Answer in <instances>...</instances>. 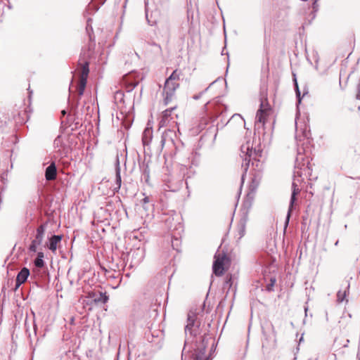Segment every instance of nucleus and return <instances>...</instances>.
I'll use <instances>...</instances> for the list:
<instances>
[{
	"instance_id": "obj_25",
	"label": "nucleus",
	"mask_w": 360,
	"mask_h": 360,
	"mask_svg": "<svg viewBox=\"0 0 360 360\" xmlns=\"http://www.w3.org/2000/svg\"><path fill=\"white\" fill-rule=\"evenodd\" d=\"M209 87H210V86H208L207 88H206V89H205L204 91H202V92H200V93H199V94H198L194 95V96H193V99H194V100H198V99H199V98L202 96V95L205 91H207L208 90Z\"/></svg>"
},
{
	"instance_id": "obj_23",
	"label": "nucleus",
	"mask_w": 360,
	"mask_h": 360,
	"mask_svg": "<svg viewBox=\"0 0 360 360\" xmlns=\"http://www.w3.org/2000/svg\"><path fill=\"white\" fill-rule=\"evenodd\" d=\"M180 245V241L178 238H174L172 241V248L176 250V251H179V246Z\"/></svg>"
},
{
	"instance_id": "obj_29",
	"label": "nucleus",
	"mask_w": 360,
	"mask_h": 360,
	"mask_svg": "<svg viewBox=\"0 0 360 360\" xmlns=\"http://www.w3.org/2000/svg\"><path fill=\"white\" fill-rule=\"evenodd\" d=\"M142 201L144 204L148 203L150 201L149 197L146 196Z\"/></svg>"
},
{
	"instance_id": "obj_37",
	"label": "nucleus",
	"mask_w": 360,
	"mask_h": 360,
	"mask_svg": "<svg viewBox=\"0 0 360 360\" xmlns=\"http://www.w3.org/2000/svg\"><path fill=\"white\" fill-rule=\"evenodd\" d=\"M214 82H211V84H210V86H212V84H213V83H214Z\"/></svg>"
},
{
	"instance_id": "obj_36",
	"label": "nucleus",
	"mask_w": 360,
	"mask_h": 360,
	"mask_svg": "<svg viewBox=\"0 0 360 360\" xmlns=\"http://www.w3.org/2000/svg\"><path fill=\"white\" fill-rule=\"evenodd\" d=\"M214 82H211V84H210V86H212V84H213V83H214Z\"/></svg>"
},
{
	"instance_id": "obj_15",
	"label": "nucleus",
	"mask_w": 360,
	"mask_h": 360,
	"mask_svg": "<svg viewBox=\"0 0 360 360\" xmlns=\"http://www.w3.org/2000/svg\"><path fill=\"white\" fill-rule=\"evenodd\" d=\"M115 184L116 187L114 188L115 191H118L121 187L122 179L120 174V166L119 159L117 158L115 163Z\"/></svg>"
},
{
	"instance_id": "obj_14",
	"label": "nucleus",
	"mask_w": 360,
	"mask_h": 360,
	"mask_svg": "<svg viewBox=\"0 0 360 360\" xmlns=\"http://www.w3.org/2000/svg\"><path fill=\"white\" fill-rule=\"evenodd\" d=\"M57 169L55 162H51V165L46 167L45 172V177L47 181H52L56 178Z\"/></svg>"
},
{
	"instance_id": "obj_12",
	"label": "nucleus",
	"mask_w": 360,
	"mask_h": 360,
	"mask_svg": "<svg viewBox=\"0 0 360 360\" xmlns=\"http://www.w3.org/2000/svg\"><path fill=\"white\" fill-rule=\"evenodd\" d=\"M174 132L172 130H166L162 133L161 138V146L163 148L165 145L173 146Z\"/></svg>"
},
{
	"instance_id": "obj_2",
	"label": "nucleus",
	"mask_w": 360,
	"mask_h": 360,
	"mask_svg": "<svg viewBox=\"0 0 360 360\" xmlns=\"http://www.w3.org/2000/svg\"><path fill=\"white\" fill-rule=\"evenodd\" d=\"M307 164H308V162H307ZM309 170H310V169L308 167V165H305L304 163L302 165V167H299V166L297 165H296L295 167L293 181L292 183V194H291L290 205H289V207H288V213H287V216H286V219H285V229L288 225L291 212L292 211L294 204L297 200L296 196L300 192V189L299 188L297 183L300 181V178H301L304 175H307V174H309Z\"/></svg>"
},
{
	"instance_id": "obj_35",
	"label": "nucleus",
	"mask_w": 360,
	"mask_h": 360,
	"mask_svg": "<svg viewBox=\"0 0 360 360\" xmlns=\"http://www.w3.org/2000/svg\"><path fill=\"white\" fill-rule=\"evenodd\" d=\"M118 94H122V93H120V92L117 91V95H118Z\"/></svg>"
},
{
	"instance_id": "obj_31",
	"label": "nucleus",
	"mask_w": 360,
	"mask_h": 360,
	"mask_svg": "<svg viewBox=\"0 0 360 360\" xmlns=\"http://www.w3.org/2000/svg\"><path fill=\"white\" fill-rule=\"evenodd\" d=\"M61 113L63 115H65L66 114V112H65V110H62Z\"/></svg>"
},
{
	"instance_id": "obj_17",
	"label": "nucleus",
	"mask_w": 360,
	"mask_h": 360,
	"mask_svg": "<svg viewBox=\"0 0 360 360\" xmlns=\"http://www.w3.org/2000/svg\"><path fill=\"white\" fill-rule=\"evenodd\" d=\"M62 236L54 235L49 239L48 248L53 252H55L57 249L58 244L61 241Z\"/></svg>"
},
{
	"instance_id": "obj_4",
	"label": "nucleus",
	"mask_w": 360,
	"mask_h": 360,
	"mask_svg": "<svg viewBox=\"0 0 360 360\" xmlns=\"http://www.w3.org/2000/svg\"><path fill=\"white\" fill-rule=\"evenodd\" d=\"M89 60L86 58L85 56L80 57L79 60V65L80 66V79L79 82L77 89L78 98L77 103L79 102V98L84 94V89L86 85L87 77L89 73Z\"/></svg>"
},
{
	"instance_id": "obj_6",
	"label": "nucleus",
	"mask_w": 360,
	"mask_h": 360,
	"mask_svg": "<svg viewBox=\"0 0 360 360\" xmlns=\"http://www.w3.org/2000/svg\"><path fill=\"white\" fill-rule=\"evenodd\" d=\"M229 262V259L224 253L217 252L212 266L214 274L217 276H221L224 271V266Z\"/></svg>"
},
{
	"instance_id": "obj_34",
	"label": "nucleus",
	"mask_w": 360,
	"mask_h": 360,
	"mask_svg": "<svg viewBox=\"0 0 360 360\" xmlns=\"http://www.w3.org/2000/svg\"><path fill=\"white\" fill-rule=\"evenodd\" d=\"M295 124H297V122H295ZM296 131L297 132L298 131V129H297V127L296 126Z\"/></svg>"
},
{
	"instance_id": "obj_16",
	"label": "nucleus",
	"mask_w": 360,
	"mask_h": 360,
	"mask_svg": "<svg viewBox=\"0 0 360 360\" xmlns=\"http://www.w3.org/2000/svg\"><path fill=\"white\" fill-rule=\"evenodd\" d=\"M153 138V130L149 128H146L142 134V143L144 147L148 146L152 141Z\"/></svg>"
},
{
	"instance_id": "obj_18",
	"label": "nucleus",
	"mask_w": 360,
	"mask_h": 360,
	"mask_svg": "<svg viewBox=\"0 0 360 360\" xmlns=\"http://www.w3.org/2000/svg\"><path fill=\"white\" fill-rule=\"evenodd\" d=\"M247 217H243L240 219V222L238 224V238H241L244 236L245 233V227H246V223H247Z\"/></svg>"
},
{
	"instance_id": "obj_33",
	"label": "nucleus",
	"mask_w": 360,
	"mask_h": 360,
	"mask_svg": "<svg viewBox=\"0 0 360 360\" xmlns=\"http://www.w3.org/2000/svg\"><path fill=\"white\" fill-rule=\"evenodd\" d=\"M303 136H307V134H306V132H303Z\"/></svg>"
},
{
	"instance_id": "obj_9",
	"label": "nucleus",
	"mask_w": 360,
	"mask_h": 360,
	"mask_svg": "<svg viewBox=\"0 0 360 360\" xmlns=\"http://www.w3.org/2000/svg\"><path fill=\"white\" fill-rule=\"evenodd\" d=\"M176 108V107H173L171 108H168L162 112V116L160 117V120L159 122L160 127H164L169 125L172 121L174 122V117L172 116V112Z\"/></svg>"
},
{
	"instance_id": "obj_19",
	"label": "nucleus",
	"mask_w": 360,
	"mask_h": 360,
	"mask_svg": "<svg viewBox=\"0 0 360 360\" xmlns=\"http://www.w3.org/2000/svg\"><path fill=\"white\" fill-rule=\"evenodd\" d=\"M349 285L345 286L343 290H340L337 293V300L338 302H342L349 292Z\"/></svg>"
},
{
	"instance_id": "obj_22",
	"label": "nucleus",
	"mask_w": 360,
	"mask_h": 360,
	"mask_svg": "<svg viewBox=\"0 0 360 360\" xmlns=\"http://www.w3.org/2000/svg\"><path fill=\"white\" fill-rule=\"evenodd\" d=\"M34 265L38 268H41L44 265V262L41 258H36L34 260Z\"/></svg>"
},
{
	"instance_id": "obj_11",
	"label": "nucleus",
	"mask_w": 360,
	"mask_h": 360,
	"mask_svg": "<svg viewBox=\"0 0 360 360\" xmlns=\"http://www.w3.org/2000/svg\"><path fill=\"white\" fill-rule=\"evenodd\" d=\"M29 275V269L26 267H23L17 275L14 290H17V289L27 281Z\"/></svg>"
},
{
	"instance_id": "obj_20",
	"label": "nucleus",
	"mask_w": 360,
	"mask_h": 360,
	"mask_svg": "<svg viewBox=\"0 0 360 360\" xmlns=\"http://www.w3.org/2000/svg\"><path fill=\"white\" fill-rule=\"evenodd\" d=\"M54 146L56 148L58 149V151H60L61 149L63 148V138L62 136H58L53 142Z\"/></svg>"
},
{
	"instance_id": "obj_5",
	"label": "nucleus",
	"mask_w": 360,
	"mask_h": 360,
	"mask_svg": "<svg viewBox=\"0 0 360 360\" xmlns=\"http://www.w3.org/2000/svg\"><path fill=\"white\" fill-rule=\"evenodd\" d=\"M252 147L250 142H247L243 144L240 147V157L242 159L241 167L243 169V174L242 175V181L243 180L245 174L248 171V169L251 161V157L252 155Z\"/></svg>"
},
{
	"instance_id": "obj_7",
	"label": "nucleus",
	"mask_w": 360,
	"mask_h": 360,
	"mask_svg": "<svg viewBox=\"0 0 360 360\" xmlns=\"http://www.w3.org/2000/svg\"><path fill=\"white\" fill-rule=\"evenodd\" d=\"M47 224H42L37 229V233L34 239L32 241L29 250L30 252H35L38 245H41L43 239L44 233L46 229Z\"/></svg>"
},
{
	"instance_id": "obj_8",
	"label": "nucleus",
	"mask_w": 360,
	"mask_h": 360,
	"mask_svg": "<svg viewBox=\"0 0 360 360\" xmlns=\"http://www.w3.org/2000/svg\"><path fill=\"white\" fill-rule=\"evenodd\" d=\"M269 110L268 104L264 105L262 102L261 103L255 117V126L259 127V124H261L263 127L264 125Z\"/></svg>"
},
{
	"instance_id": "obj_10",
	"label": "nucleus",
	"mask_w": 360,
	"mask_h": 360,
	"mask_svg": "<svg viewBox=\"0 0 360 360\" xmlns=\"http://www.w3.org/2000/svg\"><path fill=\"white\" fill-rule=\"evenodd\" d=\"M88 297L91 298L96 304H105L109 299L105 292L103 293L101 292H90L88 294Z\"/></svg>"
},
{
	"instance_id": "obj_32",
	"label": "nucleus",
	"mask_w": 360,
	"mask_h": 360,
	"mask_svg": "<svg viewBox=\"0 0 360 360\" xmlns=\"http://www.w3.org/2000/svg\"><path fill=\"white\" fill-rule=\"evenodd\" d=\"M338 243H339V241H338V240H337V241L335 242V246H337V245H338Z\"/></svg>"
},
{
	"instance_id": "obj_1",
	"label": "nucleus",
	"mask_w": 360,
	"mask_h": 360,
	"mask_svg": "<svg viewBox=\"0 0 360 360\" xmlns=\"http://www.w3.org/2000/svg\"><path fill=\"white\" fill-rule=\"evenodd\" d=\"M185 333L186 340L182 352V357L186 352V347L191 343V348L193 349L192 360H207L208 356L205 352L207 339L205 335L200 334V322L197 321V314L193 311H190L188 314Z\"/></svg>"
},
{
	"instance_id": "obj_27",
	"label": "nucleus",
	"mask_w": 360,
	"mask_h": 360,
	"mask_svg": "<svg viewBox=\"0 0 360 360\" xmlns=\"http://www.w3.org/2000/svg\"><path fill=\"white\" fill-rule=\"evenodd\" d=\"M231 276H229V277H226V281H225V283L224 285H229V287L230 288L232 285V283H231Z\"/></svg>"
},
{
	"instance_id": "obj_30",
	"label": "nucleus",
	"mask_w": 360,
	"mask_h": 360,
	"mask_svg": "<svg viewBox=\"0 0 360 360\" xmlns=\"http://www.w3.org/2000/svg\"><path fill=\"white\" fill-rule=\"evenodd\" d=\"M43 257H44V253L41 252H39L38 253V256H37V258H41V259H43Z\"/></svg>"
},
{
	"instance_id": "obj_13",
	"label": "nucleus",
	"mask_w": 360,
	"mask_h": 360,
	"mask_svg": "<svg viewBox=\"0 0 360 360\" xmlns=\"http://www.w3.org/2000/svg\"><path fill=\"white\" fill-rule=\"evenodd\" d=\"M134 74L127 75L123 78V82L126 84V90L128 92L131 91L139 84L138 80H131Z\"/></svg>"
},
{
	"instance_id": "obj_28",
	"label": "nucleus",
	"mask_w": 360,
	"mask_h": 360,
	"mask_svg": "<svg viewBox=\"0 0 360 360\" xmlns=\"http://www.w3.org/2000/svg\"><path fill=\"white\" fill-rule=\"evenodd\" d=\"M188 169L186 166H184V165H182V166H181V170L183 172V173H184V176H186V178H190V177H191V176H190V175H188V173H187V174H185V172H184V171H185V170H188Z\"/></svg>"
},
{
	"instance_id": "obj_3",
	"label": "nucleus",
	"mask_w": 360,
	"mask_h": 360,
	"mask_svg": "<svg viewBox=\"0 0 360 360\" xmlns=\"http://www.w3.org/2000/svg\"><path fill=\"white\" fill-rule=\"evenodd\" d=\"M181 75V71L175 70L166 79L162 92L163 103L165 105H167L172 101L175 98L176 91L179 87V81L180 79Z\"/></svg>"
},
{
	"instance_id": "obj_26",
	"label": "nucleus",
	"mask_w": 360,
	"mask_h": 360,
	"mask_svg": "<svg viewBox=\"0 0 360 360\" xmlns=\"http://www.w3.org/2000/svg\"><path fill=\"white\" fill-rule=\"evenodd\" d=\"M295 82L296 94H297V96L298 98L299 102H300V90H299V88H298V85H297L296 79H295Z\"/></svg>"
},
{
	"instance_id": "obj_21",
	"label": "nucleus",
	"mask_w": 360,
	"mask_h": 360,
	"mask_svg": "<svg viewBox=\"0 0 360 360\" xmlns=\"http://www.w3.org/2000/svg\"><path fill=\"white\" fill-rule=\"evenodd\" d=\"M143 176L146 182H148L150 178V171L148 166L143 169Z\"/></svg>"
},
{
	"instance_id": "obj_24",
	"label": "nucleus",
	"mask_w": 360,
	"mask_h": 360,
	"mask_svg": "<svg viewBox=\"0 0 360 360\" xmlns=\"http://www.w3.org/2000/svg\"><path fill=\"white\" fill-rule=\"evenodd\" d=\"M233 120H239L241 124H244V120H243V117L238 114H236V115H233L232 117L231 118V120L229 121V123L231 122Z\"/></svg>"
}]
</instances>
